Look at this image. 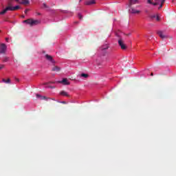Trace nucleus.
Returning <instances> with one entry per match:
<instances>
[{
	"label": "nucleus",
	"mask_w": 176,
	"mask_h": 176,
	"mask_svg": "<svg viewBox=\"0 0 176 176\" xmlns=\"http://www.w3.org/2000/svg\"><path fill=\"white\" fill-rule=\"evenodd\" d=\"M8 60H9V58H6L3 60V62H4V63H6V61H8Z\"/></svg>",
	"instance_id": "obj_23"
},
{
	"label": "nucleus",
	"mask_w": 176,
	"mask_h": 176,
	"mask_svg": "<svg viewBox=\"0 0 176 176\" xmlns=\"http://www.w3.org/2000/svg\"><path fill=\"white\" fill-rule=\"evenodd\" d=\"M52 71H53L54 72H60L61 71V68L58 66H54V67H52Z\"/></svg>",
	"instance_id": "obj_10"
},
{
	"label": "nucleus",
	"mask_w": 176,
	"mask_h": 176,
	"mask_svg": "<svg viewBox=\"0 0 176 176\" xmlns=\"http://www.w3.org/2000/svg\"><path fill=\"white\" fill-rule=\"evenodd\" d=\"M129 13L132 14H139V13H141V11L135 10V8H131L129 9Z\"/></svg>",
	"instance_id": "obj_7"
},
{
	"label": "nucleus",
	"mask_w": 176,
	"mask_h": 176,
	"mask_svg": "<svg viewBox=\"0 0 176 176\" xmlns=\"http://www.w3.org/2000/svg\"><path fill=\"white\" fill-rule=\"evenodd\" d=\"M166 0H154V3H153V5L154 6H156L157 5H159L160 3H161L160 5V7L158 8V9H162L163 8V3H164Z\"/></svg>",
	"instance_id": "obj_3"
},
{
	"label": "nucleus",
	"mask_w": 176,
	"mask_h": 176,
	"mask_svg": "<svg viewBox=\"0 0 176 176\" xmlns=\"http://www.w3.org/2000/svg\"><path fill=\"white\" fill-rule=\"evenodd\" d=\"M15 1H16V2H19V0H15Z\"/></svg>",
	"instance_id": "obj_31"
},
{
	"label": "nucleus",
	"mask_w": 176,
	"mask_h": 176,
	"mask_svg": "<svg viewBox=\"0 0 176 176\" xmlns=\"http://www.w3.org/2000/svg\"><path fill=\"white\" fill-rule=\"evenodd\" d=\"M135 3H138V0H129V6H131V5H135Z\"/></svg>",
	"instance_id": "obj_13"
},
{
	"label": "nucleus",
	"mask_w": 176,
	"mask_h": 176,
	"mask_svg": "<svg viewBox=\"0 0 176 176\" xmlns=\"http://www.w3.org/2000/svg\"><path fill=\"white\" fill-rule=\"evenodd\" d=\"M96 3V0H89L85 1V5L90 6V5H94Z\"/></svg>",
	"instance_id": "obj_11"
},
{
	"label": "nucleus",
	"mask_w": 176,
	"mask_h": 176,
	"mask_svg": "<svg viewBox=\"0 0 176 176\" xmlns=\"http://www.w3.org/2000/svg\"><path fill=\"white\" fill-rule=\"evenodd\" d=\"M109 46L108 45H103L102 47H101V50L102 52H104V50H107V49H109Z\"/></svg>",
	"instance_id": "obj_17"
},
{
	"label": "nucleus",
	"mask_w": 176,
	"mask_h": 176,
	"mask_svg": "<svg viewBox=\"0 0 176 176\" xmlns=\"http://www.w3.org/2000/svg\"><path fill=\"white\" fill-rule=\"evenodd\" d=\"M80 76L82 78H85V79H86V78H89V74L82 73V74H81Z\"/></svg>",
	"instance_id": "obj_18"
},
{
	"label": "nucleus",
	"mask_w": 176,
	"mask_h": 176,
	"mask_svg": "<svg viewBox=\"0 0 176 176\" xmlns=\"http://www.w3.org/2000/svg\"><path fill=\"white\" fill-rule=\"evenodd\" d=\"M43 8H45V9H49V6H47V5H46V3H43Z\"/></svg>",
	"instance_id": "obj_19"
},
{
	"label": "nucleus",
	"mask_w": 176,
	"mask_h": 176,
	"mask_svg": "<svg viewBox=\"0 0 176 176\" xmlns=\"http://www.w3.org/2000/svg\"><path fill=\"white\" fill-rule=\"evenodd\" d=\"M151 76H153V73H151Z\"/></svg>",
	"instance_id": "obj_28"
},
{
	"label": "nucleus",
	"mask_w": 176,
	"mask_h": 176,
	"mask_svg": "<svg viewBox=\"0 0 176 176\" xmlns=\"http://www.w3.org/2000/svg\"><path fill=\"white\" fill-rule=\"evenodd\" d=\"M147 2H148V3H150V5H153V3H155L152 2V0H148Z\"/></svg>",
	"instance_id": "obj_21"
},
{
	"label": "nucleus",
	"mask_w": 176,
	"mask_h": 176,
	"mask_svg": "<svg viewBox=\"0 0 176 176\" xmlns=\"http://www.w3.org/2000/svg\"><path fill=\"white\" fill-rule=\"evenodd\" d=\"M62 104H65V102H64V101H63V102H62Z\"/></svg>",
	"instance_id": "obj_30"
},
{
	"label": "nucleus",
	"mask_w": 176,
	"mask_h": 176,
	"mask_svg": "<svg viewBox=\"0 0 176 176\" xmlns=\"http://www.w3.org/2000/svg\"><path fill=\"white\" fill-rule=\"evenodd\" d=\"M16 80L19 82V79H16Z\"/></svg>",
	"instance_id": "obj_32"
},
{
	"label": "nucleus",
	"mask_w": 176,
	"mask_h": 176,
	"mask_svg": "<svg viewBox=\"0 0 176 176\" xmlns=\"http://www.w3.org/2000/svg\"><path fill=\"white\" fill-rule=\"evenodd\" d=\"M45 58L47 61H50L52 64H54L56 61H54V59H53V57L49 54H45Z\"/></svg>",
	"instance_id": "obj_5"
},
{
	"label": "nucleus",
	"mask_w": 176,
	"mask_h": 176,
	"mask_svg": "<svg viewBox=\"0 0 176 176\" xmlns=\"http://www.w3.org/2000/svg\"><path fill=\"white\" fill-rule=\"evenodd\" d=\"M156 20H157V21H160V17H159V16H157Z\"/></svg>",
	"instance_id": "obj_22"
},
{
	"label": "nucleus",
	"mask_w": 176,
	"mask_h": 176,
	"mask_svg": "<svg viewBox=\"0 0 176 176\" xmlns=\"http://www.w3.org/2000/svg\"><path fill=\"white\" fill-rule=\"evenodd\" d=\"M60 95L63 96L64 97H69V94H68V93L65 91H61L60 92Z\"/></svg>",
	"instance_id": "obj_12"
},
{
	"label": "nucleus",
	"mask_w": 176,
	"mask_h": 176,
	"mask_svg": "<svg viewBox=\"0 0 176 176\" xmlns=\"http://www.w3.org/2000/svg\"><path fill=\"white\" fill-rule=\"evenodd\" d=\"M6 52V45L5 44H1L0 45V54H3Z\"/></svg>",
	"instance_id": "obj_6"
},
{
	"label": "nucleus",
	"mask_w": 176,
	"mask_h": 176,
	"mask_svg": "<svg viewBox=\"0 0 176 176\" xmlns=\"http://www.w3.org/2000/svg\"><path fill=\"white\" fill-rule=\"evenodd\" d=\"M18 9H20V6H16L15 7L8 6L2 12H0V14H5V13L9 10L13 12L14 10H18Z\"/></svg>",
	"instance_id": "obj_2"
},
{
	"label": "nucleus",
	"mask_w": 176,
	"mask_h": 176,
	"mask_svg": "<svg viewBox=\"0 0 176 176\" xmlns=\"http://www.w3.org/2000/svg\"><path fill=\"white\" fill-rule=\"evenodd\" d=\"M118 45L120 46L122 50H126L127 49V46H126L124 41L122 38L118 40Z\"/></svg>",
	"instance_id": "obj_4"
},
{
	"label": "nucleus",
	"mask_w": 176,
	"mask_h": 176,
	"mask_svg": "<svg viewBox=\"0 0 176 176\" xmlns=\"http://www.w3.org/2000/svg\"><path fill=\"white\" fill-rule=\"evenodd\" d=\"M2 82H3L4 83L9 84L10 83V78H8L7 80H6L5 78H3Z\"/></svg>",
	"instance_id": "obj_16"
},
{
	"label": "nucleus",
	"mask_w": 176,
	"mask_h": 176,
	"mask_svg": "<svg viewBox=\"0 0 176 176\" xmlns=\"http://www.w3.org/2000/svg\"><path fill=\"white\" fill-rule=\"evenodd\" d=\"M58 83H61L62 85H70L69 82H68V79L63 78V80L58 81Z\"/></svg>",
	"instance_id": "obj_8"
},
{
	"label": "nucleus",
	"mask_w": 176,
	"mask_h": 176,
	"mask_svg": "<svg viewBox=\"0 0 176 176\" xmlns=\"http://www.w3.org/2000/svg\"><path fill=\"white\" fill-rule=\"evenodd\" d=\"M21 3H22V5H28V3H30V1L28 0H22Z\"/></svg>",
	"instance_id": "obj_15"
},
{
	"label": "nucleus",
	"mask_w": 176,
	"mask_h": 176,
	"mask_svg": "<svg viewBox=\"0 0 176 176\" xmlns=\"http://www.w3.org/2000/svg\"><path fill=\"white\" fill-rule=\"evenodd\" d=\"M28 12V10H25V14H27Z\"/></svg>",
	"instance_id": "obj_27"
},
{
	"label": "nucleus",
	"mask_w": 176,
	"mask_h": 176,
	"mask_svg": "<svg viewBox=\"0 0 176 176\" xmlns=\"http://www.w3.org/2000/svg\"><path fill=\"white\" fill-rule=\"evenodd\" d=\"M78 19H80V20H82L83 16H82V14H78Z\"/></svg>",
	"instance_id": "obj_20"
},
{
	"label": "nucleus",
	"mask_w": 176,
	"mask_h": 176,
	"mask_svg": "<svg viewBox=\"0 0 176 176\" xmlns=\"http://www.w3.org/2000/svg\"><path fill=\"white\" fill-rule=\"evenodd\" d=\"M51 87V89H54V87Z\"/></svg>",
	"instance_id": "obj_29"
},
{
	"label": "nucleus",
	"mask_w": 176,
	"mask_h": 176,
	"mask_svg": "<svg viewBox=\"0 0 176 176\" xmlns=\"http://www.w3.org/2000/svg\"><path fill=\"white\" fill-rule=\"evenodd\" d=\"M157 35L162 38L164 39V38H167V36L164 35L162 31H158L157 32Z\"/></svg>",
	"instance_id": "obj_9"
},
{
	"label": "nucleus",
	"mask_w": 176,
	"mask_h": 176,
	"mask_svg": "<svg viewBox=\"0 0 176 176\" xmlns=\"http://www.w3.org/2000/svg\"><path fill=\"white\" fill-rule=\"evenodd\" d=\"M155 17H157L156 15H152L151 16V19H155Z\"/></svg>",
	"instance_id": "obj_25"
},
{
	"label": "nucleus",
	"mask_w": 176,
	"mask_h": 176,
	"mask_svg": "<svg viewBox=\"0 0 176 176\" xmlns=\"http://www.w3.org/2000/svg\"><path fill=\"white\" fill-rule=\"evenodd\" d=\"M50 83H58V81H57V82H50Z\"/></svg>",
	"instance_id": "obj_26"
},
{
	"label": "nucleus",
	"mask_w": 176,
	"mask_h": 176,
	"mask_svg": "<svg viewBox=\"0 0 176 176\" xmlns=\"http://www.w3.org/2000/svg\"><path fill=\"white\" fill-rule=\"evenodd\" d=\"M36 98H40V100H47V98H46V96H42L39 94H36Z\"/></svg>",
	"instance_id": "obj_14"
},
{
	"label": "nucleus",
	"mask_w": 176,
	"mask_h": 176,
	"mask_svg": "<svg viewBox=\"0 0 176 176\" xmlns=\"http://www.w3.org/2000/svg\"><path fill=\"white\" fill-rule=\"evenodd\" d=\"M6 41H8V38H6Z\"/></svg>",
	"instance_id": "obj_33"
},
{
	"label": "nucleus",
	"mask_w": 176,
	"mask_h": 176,
	"mask_svg": "<svg viewBox=\"0 0 176 176\" xmlns=\"http://www.w3.org/2000/svg\"><path fill=\"white\" fill-rule=\"evenodd\" d=\"M4 67H5V65H0V69H2V68H3Z\"/></svg>",
	"instance_id": "obj_24"
},
{
	"label": "nucleus",
	"mask_w": 176,
	"mask_h": 176,
	"mask_svg": "<svg viewBox=\"0 0 176 176\" xmlns=\"http://www.w3.org/2000/svg\"><path fill=\"white\" fill-rule=\"evenodd\" d=\"M23 23H26V24H28L29 25H30V27H34V25H38V24H39L41 22L39 21V20L29 19L23 21Z\"/></svg>",
	"instance_id": "obj_1"
}]
</instances>
